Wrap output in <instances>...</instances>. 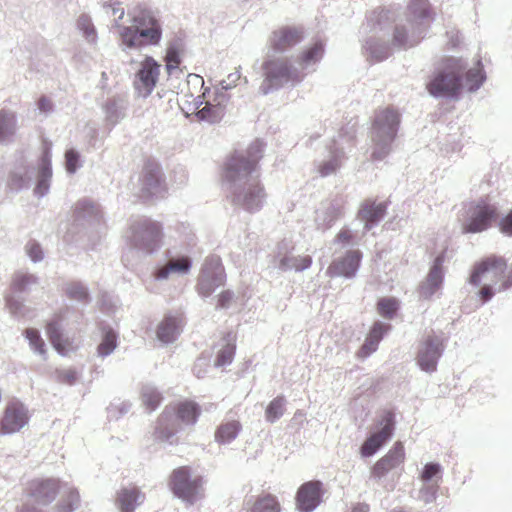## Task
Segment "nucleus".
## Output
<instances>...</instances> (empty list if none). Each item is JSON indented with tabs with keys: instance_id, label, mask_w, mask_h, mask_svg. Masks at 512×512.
Returning a JSON list of instances; mask_svg holds the SVG:
<instances>
[{
	"instance_id": "1",
	"label": "nucleus",
	"mask_w": 512,
	"mask_h": 512,
	"mask_svg": "<svg viewBox=\"0 0 512 512\" xmlns=\"http://www.w3.org/2000/svg\"><path fill=\"white\" fill-rule=\"evenodd\" d=\"M132 25L123 26L119 31L121 44L130 49L156 46L162 38L159 20L148 9H135L131 17Z\"/></svg>"
},
{
	"instance_id": "2",
	"label": "nucleus",
	"mask_w": 512,
	"mask_h": 512,
	"mask_svg": "<svg viewBox=\"0 0 512 512\" xmlns=\"http://www.w3.org/2000/svg\"><path fill=\"white\" fill-rule=\"evenodd\" d=\"M464 65L461 59L449 57L442 61L441 68L427 83L426 88L433 96H456L461 90V75Z\"/></svg>"
},
{
	"instance_id": "3",
	"label": "nucleus",
	"mask_w": 512,
	"mask_h": 512,
	"mask_svg": "<svg viewBox=\"0 0 512 512\" xmlns=\"http://www.w3.org/2000/svg\"><path fill=\"white\" fill-rule=\"evenodd\" d=\"M203 484V477L194 475L190 466H179L168 477V487L174 496L190 505L204 496Z\"/></svg>"
},
{
	"instance_id": "4",
	"label": "nucleus",
	"mask_w": 512,
	"mask_h": 512,
	"mask_svg": "<svg viewBox=\"0 0 512 512\" xmlns=\"http://www.w3.org/2000/svg\"><path fill=\"white\" fill-rule=\"evenodd\" d=\"M498 217V208L487 199L471 202L464 208L460 219L462 232L465 234L483 232L490 228Z\"/></svg>"
},
{
	"instance_id": "5",
	"label": "nucleus",
	"mask_w": 512,
	"mask_h": 512,
	"mask_svg": "<svg viewBox=\"0 0 512 512\" xmlns=\"http://www.w3.org/2000/svg\"><path fill=\"white\" fill-rule=\"evenodd\" d=\"M263 82L261 90L267 94L271 89L280 88L289 82H298L301 80V75L294 68L289 58L270 57L262 63Z\"/></svg>"
},
{
	"instance_id": "6",
	"label": "nucleus",
	"mask_w": 512,
	"mask_h": 512,
	"mask_svg": "<svg viewBox=\"0 0 512 512\" xmlns=\"http://www.w3.org/2000/svg\"><path fill=\"white\" fill-rule=\"evenodd\" d=\"M506 270L507 263L503 257L495 255L485 257L475 264L470 283L473 285L501 283L500 289H506L507 285L504 281Z\"/></svg>"
},
{
	"instance_id": "7",
	"label": "nucleus",
	"mask_w": 512,
	"mask_h": 512,
	"mask_svg": "<svg viewBox=\"0 0 512 512\" xmlns=\"http://www.w3.org/2000/svg\"><path fill=\"white\" fill-rule=\"evenodd\" d=\"M260 150H248L246 152H235L225 162L223 177L229 182L242 180L249 176L255 169L260 159Z\"/></svg>"
},
{
	"instance_id": "8",
	"label": "nucleus",
	"mask_w": 512,
	"mask_h": 512,
	"mask_svg": "<svg viewBox=\"0 0 512 512\" xmlns=\"http://www.w3.org/2000/svg\"><path fill=\"white\" fill-rule=\"evenodd\" d=\"M400 117L396 110L391 108L381 109L376 112L372 124V140L376 144L391 143L397 133Z\"/></svg>"
},
{
	"instance_id": "9",
	"label": "nucleus",
	"mask_w": 512,
	"mask_h": 512,
	"mask_svg": "<svg viewBox=\"0 0 512 512\" xmlns=\"http://www.w3.org/2000/svg\"><path fill=\"white\" fill-rule=\"evenodd\" d=\"M226 281V274L221 259L218 256H211L205 260L198 281V291L203 296H209L214 290L223 286Z\"/></svg>"
},
{
	"instance_id": "10",
	"label": "nucleus",
	"mask_w": 512,
	"mask_h": 512,
	"mask_svg": "<svg viewBox=\"0 0 512 512\" xmlns=\"http://www.w3.org/2000/svg\"><path fill=\"white\" fill-rule=\"evenodd\" d=\"M162 237V227L159 222L144 220L132 226L134 245L147 253H151L159 247Z\"/></svg>"
},
{
	"instance_id": "11",
	"label": "nucleus",
	"mask_w": 512,
	"mask_h": 512,
	"mask_svg": "<svg viewBox=\"0 0 512 512\" xmlns=\"http://www.w3.org/2000/svg\"><path fill=\"white\" fill-rule=\"evenodd\" d=\"M161 65L158 64L152 57L146 56L139 65L134 78V88L140 96H149L160 76Z\"/></svg>"
},
{
	"instance_id": "12",
	"label": "nucleus",
	"mask_w": 512,
	"mask_h": 512,
	"mask_svg": "<svg viewBox=\"0 0 512 512\" xmlns=\"http://www.w3.org/2000/svg\"><path fill=\"white\" fill-rule=\"evenodd\" d=\"M139 182L144 196H152L165 190V180L161 167L154 159L144 161Z\"/></svg>"
},
{
	"instance_id": "13",
	"label": "nucleus",
	"mask_w": 512,
	"mask_h": 512,
	"mask_svg": "<svg viewBox=\"0 0 512 512\" xmlns=\"http://www.w3.org/2000/svg\"><path fill=\"white\" fill-rule=\"evenodd\" d=\"M444 342L438 336L428 335L421 343L416 357L417 363L423 371L434 372L442 355Z\"/></svg>"
},
{
	"instance_id": "14",
	"label": "nucleus",
	"mask_w": 512,
	"mask_h": 512,
	"mask_svg": "<svg viewBox=\"0 0 512 512\" xmlns=\"http://www.w3.org/2000/svg\"><path fill=\"white\" fill-rule=\"evenodd\" d=\"M380 425L382 426L381 430L370 435L362 444L360 453L363 457H370L375 454L392 436L394 430L393 412L385 411L382 415Z\"/></svg>"
},
{
	"instance_id": "15",
	"label": "nucleus",
	"mask_w": 512,
	"mask_h": 512,
	"mask_svg": "<svg viewBox=\"0 0 512 512\" xmlns=\"http://www.w3.org/2000/svg\"><path fill=\"white\" fill-rule=\"evenodd\" d=\"M28 413L24 405L19 401L9 402L0 421V434H12L18 432L28 423Z\"/></svg>"
},
{
	"instance_id": "16",
	"label": "nucleus",
	"mask_w": 512,
	"mask_h": 512,
	"mask_svg": "<svg viewBox=\"0 0 512 512\" xmlns=\"http://www.w3.org/2000/svg\"><path fill=\"white\" fill-rule=\"evenodd\" d=\"M323 484L318 480L303 483L297 490L295 504L300 512L313 511L322 501Z\"/></svg>"
},
{
	"instance_id": "17",
	"label": "nucleus",
	"mask_w": 512,
	"mask_h": 512,
	"mask_svg": "<svg viewBox=\"0 0 512 512\" xmlns=\"http://www.w3.org/2000/svg\"><path fill=\"white\" fill-rule=\"evenodd\" d=\"M303 38V28L286 25L272 32L269 38V45L276 52H284L300 43Z\"/></svg>"
},
{
	"instance_id": "18",
	"label": "nucleus",
	"mask_w": 512,
	"mask_h": 512,
	"mask_svg": "<svg viewBox=\"0 0 512 512\" xmlns=\"http://www.w3.org/2000/svg\"><path fill=\"white\" fill-rule=\"evenodd\" d=\"M405 461V449L402 442L397 441L392 448L381 457L372 467L371 475L382 478L393 469L401 466Z\"/></svg>"
},
{
	"instance_id": "19",
	"label": "nucleus",
	"mask_w": 512,
	"mask_h": 512,
	"mask_svg": "<svg viewBox=\"0 0 512 512\" xmlns=\"http://www.w3.org/2000/svg\"><path fill=\"white\" fill-rule=\"evenodd\" d=\"M62 484L56 479L35 480L30 483V495L38 504L51 503L60 492Z\"/></svg>"
},
{
	"instance_id": "20",
	"label": "nucleus",
	"mask_w": 512,
	"mask_h": 512,
	"mask_svg": "<svg viewBox=\"0 0 512 512\" xmlns=\"http://www.w3.org/2000/svg\"><path fill=\"white\" fill-rule=\"evenodd\" d=\"M362 253L359 250H350L339 260L333 261L327 269V274L331 277L345 276L352 277L359 268Z\"/></svg>"
},
{
	"instance_id": "21",
	"label": "nucleus",
	"mask_w": 512,
	"mask_h": 512,
	"mask_svg": "<svg viewBox=\"0 0 512 512\" xmlns=\"http://www.w3.org/2000/svg\"><path fill=\"white\" fill-rule=\"evenodd\" d=\"M264 197L263 186L258 180H254L242 193L237 194L233 201L247 211L254 212L261 208Z\"/></svg>"
},
{
	"instance_id": "22",
	"label": "nucleus",
	"mask_w": 512,
	"mask_h": 512,
	"mask_svg": "<svg viewBox=\"0 0 512 512\" xmlns=\"http://www.w3.org/2000/svg\"><path fill=\"white\" fill-rule=\"evenodd\" d=\"M145 499V494L137 486L123 487L117 494L115 503L121 512H134Z\"/></svg>"
},
{
	"instance_id": "23",
	"label": "nucleus",
	"mask_w": 512,
	"mask_h": 512,
	"mask_svg": "<svg viewBox=\"0 0 512 512\" xmlns=\"http://www.w3.org/2000/svg\"><path fill=\"white\" fill-rule=\"evenodd\" d=\"M179 431V423L174 419L170 407H166L157 419L155 437L167 441Z\"/></svg>"
},
{
	"instance_id": "24",
	"label": "nucleus",
	"mask_w": 512,
	"mask_h": 512,
	"mask_svg": "<svg viewBox=\"0 0 512 512\" xmlns=\"http://www.w3.org/2000/svg\"><path fill=\"white\" fill-rule=\"evenodd\" d=\"M215 101L216 103L207 101L205 106L198 110L196 117L211 124L219 122L225 115L227 99L224 94H221Z\"/></svg>"
},
{
	"instance_id": "25",
	"label": "nucleus",
	"mask_w": 512,
	"mask_h": 512,
	"mask_svg": "<svg viewBox=\"0 0 512 512\" xmlns=\"http://www.w3.org/2000/svg\"><path fill=\"white\" fill-rule=\"evenodd\" d=\"M172 414H175L174 419L176 422H181L185 425H194L200 415L199 406L189 400L177 403L173 408L170 407Z\"/></svg>"
},
{
	"instance_id": "26",
	"label": "nucleus",
	"mask_w": 512,
	"mask_h": 512,
	"mask_svg": "<svg viewBox=\"0 0 512 512\" xmlns=\"http://www.w3.org/2000/svg\"><path fill=\"white\" fill-rule=\"evenodd\" d=\"M442 257H437L433 267L431 268L425 283L420 288V293L424 298H430L438 291L443 282Z\"/></svg>"
},
{
	"instance_id": "27",
	"label": "nucleus",
	"mask_w": 512,
	"mask_h": 512,
	"mask_svg": "<svg viewBox=\"0 0 512 512\" xmlns=\"http://www.w3.org/2000/svg\"><path fill=\"white\" fill-rule=\"evenodd\" d=\"M388 328L389 327L383 323L376 322L367 335L364 344L357 351V357L363 359L368 357L371 353L375 352L378 348L379 342L383 338V335L388 330Z\"/></svg>"
},
{
	"instance_id": "28",
	"label": "nucleus",
	"mask_w": 512,
	"mask_h": 512,
	"mask_svg": "<svg viewBox=\"0 0 512 512\" xmlns=\"http://www.w3.org/2000/svg\"><path fill=\"white\" fill-rule=\"evenodd\" d=\"M386 209L387 206L384 203H376L372 200H366L362 203L358 215L359 218L365 222L366 228L369 229L372 224L378 222L384 217Z\"/></svg>"
},
{
	"instance_id": "29",
	"label": "nucleus",
	"mask_w": 512,
	"mask_h": 512,
	"mask_svg": "<svg viewBox=\"0 0 512 512\" xmlns=\"http://www.w3.org/2000/svg\"><path fill=\"white\" fill-rule=\"evenodd\" d=\"M46 332L51 344L59 354L65 356L69 352L76 349V347L73 345V342L70 339L63 337V335L60 332V327L58 323H48L46 326Z\"/></svg>"
},
{
	"instance_id": "30",
	"label": "nucleus",
	"mask_w": 512,
	"mask_h": 512,
	"mask_svg": "<svg viewBox=\"0 0 512 512\" xmlns=\"http://www.w3.org/2000/svg\"><path fill=\"white\" fill-rule=\"evenodd\" d=\"M181 318L166 316L157 328V337L164 343L172 342L179 334Z\"/></svg>"
},
{
	"instance_id": "31",
	"label": "nucleus",
	"mask_w": 512,
	"mask_h": 512,
	"mask_svg": "<svg viewBox=\"0 0 512 512\" xmlns=\"http://www.w3.org/2000/svg\"><path fill=\"white\" fill-rule=\"evenodd\" d=\"M407 11L410 19L417 23H422L433 17V11L428 0H410Z\"/></svg>"
},
{
	"instance_id": "32",
	"label": "nucleus",
	"mask_w": 512,
	"mask_h": 512,
	"mask_svg": "<svg viewBox=\"0 0 512 512\" xmlns=\"http://www.w3.org/2000/svg\"><path fill=\"white\" fill-rule=\"evenodd\" d=\"M278 498L271 493H262L257 496L249 512H281Z\"/></svg>"
},
{
	"instance_id": "33",
	"label": "nucleus",
	"mask_w": 512,
	"mask_h": 512,
	"mask_svg": "<svg viewBox=\"0 0 512 512\" xmlns=\"http://www.w3.org/2000/svg\"><path fill=\"white\" fill-rule=\"evenodd\" d=\"M61 499L57 504L59 512H72L79 504V493L78 491L68 485H62L60 490Z\"/></svg>"
},
{
	"instance_id": "34",
	"label": "nucleus",
	"mask_w": 512,
	"mask_h": 512,
	"mask_svg": "<svg viewBox=\"0 0 512 512\" xmlns=\"http://www.w3.org/2000/svg\"><path fill=\"white\" fill-rule=\"evenodd\" d=\"M191 263L188 257L169 260L168 263L159 269L156 278H167L170 273H186L189 271Z\"/></svg>"
},
{
	"instance_id": "35",
	"label": "nucleus",
	"mask_w": 512,
	"mask_h": 512,
	"mask_svg": "<svg viewBox=\"0 0 512 512\" xmlns=\"http://www.w3.org/2000/svg\"><path fill=\"white\" fill-rule=\"evenodd\" d=\"M240 429L239 421L232 420L222 423L215 432V439L218 443H229L237 437Z\"/></svg>"
},
{
	"instance_id": "36",
	"label": "nucleus",
	"mask_w": 512,
	"mask_h": 512,
	"mask_svg": "<svg viewBox=\"0 0 512 512\" xmlns=\"http://www.w3.org/2000/svg\"><path fill=\"white\" fill-rule=\"evenodd\" d=\"M324 48L321 43H315L311 47L304 50L298 56V63L302 68L307 67L308 65L317 62L323 56Z\"/></svg>"
},
{
	"instance_id": "37",
	"label": "nucleus",
	"mask_w": 512,
	"mask_h": 512,
	"mask_svg": "<svg viewBox=\"0 0 512 512\" xmlns=\"http://www.w3.org/2000/svg\"><path fill=\"white\" fill-rule=\"evenodd\" d=\"M15 115L7 110L0 111V141H5L15 132Z\"/></svg>"
},
{
	"instance_id": "38",
	"label": "nucleus",
	"mask_w": 512,
	"mask_h": 512,
	"mask_svg": "<svg viewBox=\"0 0 512 512\" xmlns=\"http://www.w3.org/2000/svg\"><path fill=\"white\" fill-rule=\"evenodd\" d=\"M312 263V259L310 256H298V257H287L283 258L280 262V268L283 270L286 269H295L296 271H302L310 267Z\"/></svg>"
},
{
	"instance_id": "39",
	"label": "nucleus",
	"mask_w": 512,
	"mask_h": 512,
	"mask_svg": "<svg viewBox=\"0 0 512 512\" xmlns=\"http://www.w3.org/2000/svg\"><path fill=\"white\" fill-rule=\"evenodd\" d=\"M141 399L144 406L149 410H155L162 401L161 394L152 387H144L141 392Z\"/></svg>"
},
{
	"instance_id": "40",
	"label": "nucleus",
	"mask_w": 512,
	"mask_h": 512,
	"mask_svg": "<svg viewBox=\"0 0 512 512\" xmlns=\"http://www.w3.org/2000/svg\"><path fill=\"white\" fill-rule=\"evenodd\" d=\"M285 400L282 396L273 399L266 408L265 415L269 422H274L284 413Z\"/></svg>"
},
{
	"instance_id": "41",
	"label": "nucleus",
	"mask_w": 512,
	"mask_h": 512,
	"mask_svg": "<svg viewBox=\"0 0 512 512\" xmlns=\"http://www.w3.org/2000/svg\"><path fill=\"white\" fill-rule=\"evenodd\" d=\"M117 336L112 329L104 332L102 342L98 346V354L101 356L109 355L116 348Z\"/></svg>"
},
{
	"instance_id": "42",
	"label": "nucleus",
	"mask_w": 512,
	"mask_h": 512,
	"mask_svg": "<svg viewBox=\"0 0 512 512\" xmlns=\"http://www.w3.org/2000/svg\"><path fill=\"white\" fill-rule=\"evenodd\" d=\"M51 176L52 171L50 165L45 161L40 169L38 184L35 188V192L38 195L42 196L47 192L49 188L48 180L51 178Z\"/></svg>"
},
{
	"instance_id": "43",
	"label": "nucleus",
	"mask_w": 512,
	"mask_h": 512,
	"mask_svg": "<svg viewBox=\"0 0 512 512\" xmlns=\"http://www.w3.org/2000/svg\"><path fill=\"white\" fill-rule=\"evenodd\" d=\"M378 313L386 318H391L398 308V303L392 298H383L378 302L377 305Z\"/></svg>"
},
{
	"instance_id": "44",
	"label": "nucleus",
	"mask_w": 512,
	"mask_h": 512,
	"mask_svg": "<svg viewBox=\"0 0 512 512\" xmlns=\"http://www.w3.org/2000/svg\"><path fill=\"white\" fill-rule=\"evenodd\" d=\"M235 344L228 343L226 344L217 355L215 360L216 366H225L232 362L234 354H235Z\"/></svg>"
},
{
	"instance_id": "45",
	"label": "nucleus",
	"mask_w": 512,
	"mask_h": 512,
	"mask_svg": "<svg viewBox=\"0 0 512 512\" xmlns=\"http://www.w3.org/2000/svg\"><path fill=\"white\" fill-rule=\"evenodd\" d=\"M180 50L176 46H170L167 48L165 62L168 71L175 70L181 63Z\"/></svg>"
},
{
	"instance_id": "46",
	"label": "nucleus",
	"mask_w": 512,
	"mask_h": 512,
	"mask_svg": "<svg viewBox=\"0 0 512 512\" xmlns=\"http://www.w3.org/2000/svg\"><path fill=\"white\" fill-rule=\"evenodd\" d=\"M484 80L482 70L480 68L470 69L466 73V81L469 85V90L474 91L479 88Z\"/></svg>"
},
{
	"instance_id": "47",
	"label": "nucleus",
	"mask_w": 512,
	"mask_h": 512,
	"mask_svg": "<svg viewBox=\"0 0 512 512\" xmlns=\"http://www.w3.org/2000/svg\"><path fill=\"white\" fill-rule=\"evenodd\" d=\"M26 338L29 340L30 345L34 348L35 351L43 354L45 353V344L42 338L39 335V332L36 329L29 328L26 330Z\"/></svg>"
},
{
	"instance_id": "48",
	"label": "nucleus",
	"mask_w": 512,
	"mask_h": 512,
	"mask_svg": "<svg viewBox=\"0 0 512 512\" xmlns=\"http://www.w3.org/2000/svg\"><path fill=\"white\" fill-rule=\"evenodd\" d=\"M36 282V279L32 275L27 274H16L12 281V287L15 291H24L30 284Z\"/></svg>"
},
{
	"instance_id": "49",
	"label": "nucleus",
	"mask_w": 512,
	"mask_h": 512,
	"mask_svg": "<svg viewBox=\"0 0 512 512\" xmlns=\"http://www.w3.org/2000/svg\"><path fill=\"white\" fill-rule=\"evenodd\" d=\"M79 154L73 150H67L65 153L66 169L69 173H74L78 167Z\"/></svg>"
},
{
	"instance_id": "50",
	"label": "nucleus",
	"mask_w": 512,
	"mask_h": 512,
	"mask_svg": "<svg viewBox=\"0 0 512 512\" xmlns=\"http://www.w3.org/2000/svg\"><path fill=\"white\" fill-rule=\"evenodd\" d=\"M66 292L70 298L78 299V300H84L87 298V292L86 289L81 285L77 283L70 284Z\"/></svg>"
},
{
	"instance_id": "51",
	"label": "nucleus",
	"mask_w": 512,
	"mask_h": 512,
	"mask_svg": "<svg viewBox=\"0 0 512 512\" xmlns=\"http://www.w3.org/2000/svg\"><path fill=\"white\" fill-rule=\"evenodd\" d=\"M57 379L61 383L72 385L77 380V373L73 369L57 370Z\"/></svg>"
},
{
	"instance_id": "52",
	"label": "nucleus",
	"mask_w": 512,
	"mask_h": 512,
	"mask_svg": "<svg viewBox=\"0 0 512 512\" xmlns=\"http://www.w3.org/2000/svg\"><path fill=\"white\" fill-rule=\"evenodd\" d=\"M498 227L503 234L512 237V209L499 220Z\"/></svg>"
},
{
	"instance_id": "53",
	"label": "nucleus",
	"mask_w": 512,
	"mask_h": 512,
	"mask_svg": "<svg viewBox=\"0 0 512 512\" xmlns=\"http://www.w3.org/2000/svg\"><path fill=\"white\" fill-rule=\"evenodd\" d=\"M440 472V465L435 463H428L425 465L422 474L421 479L424 481H428L432 479L434 476H436Z\"/></svg>"
},
{
	"instance_id": "54",
	"label": "nucleus",
	"mask_w": 512,
	"mask_h": 512,
	"mask_svg": "<svg viewBox=\"0 0 512 512\" xmlns=\"http://www.w3.org/2000/svg\"><path fill=\"white\" fill-rule=\"evenodd\" d=\"M78 25L84 31L87 38L94 40L95 29H94L91 21L88 18H86V17L80 18L78 21Z\"/></svg>"
},
{
	"instance_id": "55",
	"label": "nucleus",
	"mask_w": 512,
	"mask_h": 512,
	"mask_svg": "<svg viewBox=\"0 0 512 512\" xmlns=\"http://www.w3.org/2000/svg\"><path fill=\"white\" fill-rule=\"evenodd\" d=\"M233 298V294L230 291H223L218 295L217 300V307L218 308H225L228 306V304L231 302Z\"/></svg>"
},
{
	"instance_id": "56",
	"label": "nucleus",
	"mask_w": 512,
	"mask_h": 512,
	"mask_svg": "<svg viewBox=\"0 0 512 512\" xmlns=\"http://www.w3.org/2000/svg\"><path fill=\"white\" fill-rule=\"evenodd\" d=\"M27 252L33 261H38L42 259V250L38 244H29L27 247Z\"/></svg>"
},
{
	"instance_id": "57",
	"label": "nucleus",
	"mask_w": 512,
	"mask_h": 512,
	"mask_svg": "<svg viewBox=\"0 0 512 512\" xmlns=\"http://www.w3.org/2000/svg\"><path fill=\"white\" fill-rule=\"evenodd\" d=\"M482 284H483V287L479 291V296H480V299H481L482 302H487L494 295V292L492 290V286L493 285L492 284H485V283H482Z\"/></svg>"
},
{
	"instance_id": "58",
	"label": "nucleus",
	"mask_w": 512,
	"mask_h": 512,
	"mask_svg": "<svg viewBox=\"0 0 512 512\" xmlns=\"http://www.w3.org/2000/svg\"><path fill=\"white\" fill-rule=\"evenodd\" d=\"M407 33L404 28H396L393 36V41L396 45L402 46L406 43Z\"/></svg>"
},
{
	"instance_id": "59",
	"label": "nucleus",
	"mask_w": 512,
	"mask_h": 512,
	"mask_svg": "<svg viewBox=\"0 0 512 512\" xmlns=\"http://www.w3.org/2000/svg\"><path fill=\"white\" fill-rule=\"evenodd\" d=\"M337 169V163L335 161H329L320 166L319 172L322 176H327L333 173Z\"/></svg>"
},
{
	"instance_id": "60",
	"label": "nucleus",
	"mask_w": 512,
	"mask_h": 512,
	"mask_svg": "<svg viewBox=\"0 0 512 512\" xmlns=\"http://www.w3.org/2000/svg\"><path fill=\"white\" fill-rule=\"evenodd\" d=\"M37 105H38V108L40 109V111L45 112V113L50 112L53 108L52 101L49 98H47L46 96L40 97Z\"/></svg>"
},
{
	"instance_id": "61",
	"label": "nucleus",
	"mask_w": 512,
	"mask_h": 512,
	"mask_svg": "<svg viewBox=\"0 0 512 512\" xmlns=\"http://www.w3.org/2000/svg\"><path fill=\"white\" fill-rule=\"evenodd\" d=\"M352 238L353 236L349 230H341L336 236L337 241L344 244L349 243Z\"/></svg>"
},
{
	"instance_id": "62",
	"label": "nucleus",
	"mask_w": 512,
	"mask_h": 512,
	"mask_svg": "<svg viewBox=\"0 0 512 512\" xmlns=\"http://www.w3.org/2000/svg\"><path fill=\"white\" fill-rule=\"evenodd\" d=\"M368 510H369L368 505L358 504L357 506H355L353 508L352 512H368Z\"/></svg>"
},
{
	"instance_id": "63",
	"label": "nucleus",
	"mask_w": 512,
	"mask_h": 512,
	"mask_svg": "<svg viewBox=\"0 0 512 512\" xmlns=\"http://www.w3.org/2000/svg\"><path fill=\"white\" fill-rule=\"evenodd\" d=\"M123 15H124V11L122 10V11H121V14H120V16H119V18H122V17H123Z\"/></svg>"
}]
</instances>
